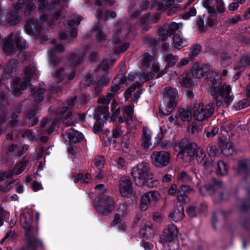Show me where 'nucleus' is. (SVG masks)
Listing matches in <instances>:
<instances>
[{"label":"nucleus","mask_w":250,"mask_h":250,"mask_svg":"<svg viewBox=\"0 0 250 250\" xmlns=\"http://www.w3.org/2000/svg\"><path fill=\"white\" fill-rule=\"evenodd\" d=\"M208 81L211 84L210 92L216 105L221 106L224 104L229 105L233 101V97L231 92V87L229 85H223L218 87L221 80L220 75L217 72H212L208 74Z\"/></svg>","instance_id":"obj_1"},{"label":"nucleus","mask_w":250,"mask_h":250,"mask_svg":"<svg viewBox=\"0 0 250 250\" xmlns=\"http://www.w3.org/2000/svg\"><path fill=\"white\" fill-rule=\"evenodd\" d=\"M131 174L135 184L138 187L147 186L152 188L157 186V180H153V174L147 163L138 164L131 170Z\"/></svg>","instance_id":"obj_2"},{"label":"nucleus","mask_w":250,"mask_h":250,"mask_svg":"<svg viewBox=\"0 0 250 250\" xmlns=\"http://www.w3.org/2000/svg\"><path fill=\"white\" fill-rule=\"evenodd\" d=\"M125 83V79L123 76H118L113 81V85L111 87L110 91L105 97H100L98 99V115L101 113H106L109 109L108 104L114 94L118 91Z\"/></svg>","instance_id":"obj_3"},{"label":"nucleus","mask_w":250,"mask_h":250,"mask_svg":"<svg viewBox=\"0 0 250 250\" xmlns=\"http://www.w3.org/2000/svg\"><path fill=\"white\" fill-rule=\"evenodd\" d=\"M21 224L25 231V239L28 242L30 247L33 249L36 246L41 244V241L37 237V232L32 227V216L29 212L21 214L20 217Z\"/></svg>","instance_id":"obj_4"},{"label":"nucleus","mask_w":250,"mask_h":250,"mask_svg":"<svg viewBox=\"0 0 250 250\" xmlns=\"http://www.w3.org/2000/svg\"><path fill=\"white\" fill-rule=\"evenodd\" d=\"M16 46L20 50L25 49L27 45L26 41L21 38L19 33H11L3 42V51L8 55H12L16 52Z\"/></svg>","instance_id":"obj_5"},{"label":"nucleus","mask_w":250,"mask_h":250,"mask_svg":"<svg viewBox=\"0 0 250 250\" xmlns=\"http://www.w3.org/2000/svg\"><path fill=\"white\" fill-rule=\"evenodd\" d=\"M196 147L194 143L189 142L186 138L182 139L179 143H175V148H178L180 150L179 156L186 162H189L193 159Z\"/></svg>","instance_id":"obj_6"},{"label":"nucleus","mask_w":250,"mask_h":250,"mask_svg":"<svg viewBox=\"0 0 250 250\" xmlns=\"http://www.w3.org/2000/svg\"><path fill=\"white\" fill-rule=\"evenodd\" d=\"M24 75L25 77V81L22 83L20 87H19L17 85V83L19 82V78L15 79L13 83L12 84V88L13 89V92L16 96H18L21 94L22 90L27 88L32 91L35 89L33 86L29 84L31 78H35L38 76V72L36 68L34 67H27L25 69Z\"/></svg>","instance_id":"obj_7"},{"label":"nucleus","mask_w":250,"mask_h":250,"mask_svg":"<svg viewBox=\"0 0 250 250\" xmlns=\"http://www.w3.org/2000/svg\"><path fill=\"white\" fill-rule=\"evenodd\" d=\"M143 65L146 67L151 65V70L152 71L150 73L143 71L138 75L140 81L144 83L152 79L154 77V73L158 72L159 67L156 63L153 57L148 53L143 54Z\"/></svg>","instance_id":"obj_8"},{"label":"nucleus","mask_w":250,"mask_h":250,"mask_svg":"<svg viewBox=\"0 0 250 250\" xmlns=\"http://www.w3.org/2000/svg\"><path fill=\"white\" fill-rule=\"evenodd\" d=\"M164 98L167 108H160V112L164 115H168L177 103L178 96L177 90L169 87L165 88Z\"/></svg>","instance_id":"obj_9"},{"label":"nucleus","mask_w":250,"mask_h":250,"mask_svg":"<svg viewBox=\"0 0 250 250\" xmlns=\"http://www.w3.org/2000/svg\"><path fill=\"white\" fill-rule=\"evenodd\" d=\"M193 117L199 121H205L214 113V107L212 104L204 105L203 103L196 104L193 107Z\"/></svg>","instance_id":"obj_10"},{"label":"nucleus","mask_w":250,"mask_h":250,"mask_svg":"<svg viewBox=\"0 0 250 250\" xmlns=\"http://www.w3.org/2000/svg\"><path fill=\"white\" fill-rule=\"evenodd\" d=\"M115 202L111 196H103L99 204L95 206L101 216H105L111 213L114 209Z\"/></svg>","instance_id":"obj_11"},{"label":"nucleus","mask_w":250,"mask_h":250,"mask_svg":"<svg viewBox=\"0 0 250 250\" xmlns=\"http://www.w3.org/2000/svg\"><path fill=\"white\" fill-rule=\"evenodd\" d=\"M151 159L152 164L157 167H163L167 166L170 159V155L168 152L164 151H154Z\"/></svg>","instance_id":"obj_12"},{"label":"nucleus","mask_w":250,"mask_h":250,"mask_svg":"<svg viewBox=\"0 0 250 250\" xmlns=\"http://www.w3.org/2000/svg\"><path fill=\"white\" fill-rule=\"evenodd\" d=\"M160 198V194L156 191L146 192L141 199L140 209L143 211L146 210L149 207L158 202Z\"/></svg>","instance_id":"obj_13"},{"label":"nucleus","mask_w":250,"mask_h":250,"mask_svg":"<svg viewBox=\"0 0 250 250\" xmlns=\"http://www.w3.org/2000/svg\"><path fill=\"white\" fill-rule=\"evenodd\" d=\"M182 27L183 24L181 22H173L168 25H165L160 29L159 39L163 41H165L168 36L176 33V30L181 29Z\"/></svg>","instance_id":"obj_14"},{"label":"nucleus","mask_w":250,"mask_h":250,"mask_svg":"<svg viewBox=\"0 0 250 250\" xmlns=\"http://www.w3.org/2000/svg\"><path fill=\"white\" fill-rule=\"evenodd\" d=\"M223 184L220 181H214L211 185H206L200 188L201 194L203 195L208 194H218L221 199H224L222 195L223 191Z\"/></svg>","instance_id":"obj_15"},{"label":"nucleus","mask_w":250,"mask_h":250,"mask_svg":"<svg viewBox=\"0 0 250 250\" xmlns=\"http://www.w3.org/2000/svg\"><path fill=\"white\" fill-rule=\"evenodd\" d=\"M178 233L177 227L174 224H170L164 230L161 236L160 241L162 243L170 242L176 238Z\"/></svg>","instance_id":"obj_16"},{"label":"nucleus","mask_w":250,"mask_h":250,"mask_svg":"<svg viewBox=\"0 0 250 250\" xmlns=\"http://www.w3.org/2000/svg\"><path fill=\"white\" fill-rule=\"evenodd\" d=\"M126 211V208L125 204H121L119 206V208L118 209V213H116L114 216V218L113 221L111 223V225L113 227L116 226L117 225L119 224V230H125L126 228V225H124L122 224L121 225V227H120L121 223L122 220L123 219V215Z\"/></svg>","instance_id":"obj_17"},{"label":"nucleus","mask_w":250,"mask_h":250,"mask_svg":"<svg viewBox=\"0 0 250 250\" xmlns=\"http://www.w3.org/2000/svg\"><path fill=\"white\" fill-rule=\"evenodd\" d=\"M196 154L197 162L207 168L208 172L213 171L214 169L213 161L212 160H211V161L207 160L206 155L202 148H198L196 150Z\"/></svg>","instance_id":"obj_18"},{"label":"nucleus","mask_w":250,"mask_h":250,"mask_svg":"<svg viewBox=\"0 0 250 250\" xmlns=\"http://www.w3.org/2000/svg\"><path fill=\"white\" fill-rule=\"evenodd\" d=\"M132 182L128 177L122 178L120 182V191L123 196H128L132 192Z\"/></svg>","instance_id":"obj_19"},{"label":"nucleus","mask_w":250,"mask_h":250,"mask_svg":"<svg viewBox=\"0 0 250 250\" xmlns=\"http://www.w3.org/2000/svg\"><path fill=\"white\" fill-rule=\"evenodd\" d=\"M25 169V165L22 162H19L15 165L12 170H9L7 172H2L0 174V180H4L5 179L10 178L14 175H19L21 174Z\"/></svg>","instance_id":"obj_20"},{"label":"nucleus","mask_w":250,"mask_h":250,"mask_svg":"<svg viewBox=\"0 0 250 250\" xmlns=\"http://www.w3.org/2000/svg\"><path fill=\"white\" fill-rule=\"evenodd\" d=\"M152 131L148 127H144L141 138V145L146 150L151 149L152 146Z\"/></svg>","instance_id":"obj_21"},{"label":"nucleus","mask_w":250,"mask_h":250,"mask_svg":"<svg viewBox=\"0 0 250 250\" xmlns=\"http://www.w3.org/2000/svg\"><path fill=\"white\" fill-rule=\"evenodd\" d=\"M58 126V121L54 120L48 122L46 119H44L41 123L42 132L51 133L56 130Z\"/></svg>","instance_id":"obj_22"},{"label":"nucleus","mask_w":250,"mask_h":250,"mask_svg":"<svg viewBox=\"0 0 250 250\" xmlns=\"http://www.w3.org/2000/svg\"><path fill=\"white\" fill-rule=\"evenodd\" d=\"M63 51V47L61 44L56 45L54 48L49 51V62L50 65L55 66L59 62L56 58L57 54L61 53Z\"/></svg>","instance_id":"obj_23"},{"label":"nucleus","mask_w":250,"mask_h":250,"mask_svg":"<svg viewBox=\"0 0 250 250\" xmlns=\"http://www.w3.org/2000/svg\"><path fill=\"white\" fill-rule=\"evenodd\" d=\"M184 208L182 205H179L171 211L169 214V218L174 222H179L184 217Z\"/></svg>","instance_id":"obj_24"},{"label":"nucleus","mask_w":250,"mask_h":250,"mask_svg":"<svg viewBox=\"0 0 250 250\" xmlns=\"http://www.w3.org/2000/svg\"><path fill=\"white\" fill-rule=\"evenodd\" d=\"M179 29L177 33H174L173 38V44L174 47L177 49H180V48L186 46L188 44L187 39L184 38L181 33L179 32Z\"/></svg>","instance_id":"obj_25"},{"label":"nucleus","mask_w":250,"mask_h":250,"mask_svg":"<svg viewBox=\"0 0 250 250\" xmlns=\"http://www.w3.org/2000/svg\"><path fill=\"white\" fill-rule=\"evenodd\" d=\"M46 21V18L44 16L38 19L35 21V23H32V21H29L28 23L25 26V31L28 35H32L33 34L32 29H39L40 28L41 24L44 23Z\"/></svg>","instance_id":"obj_26"},{"label":"nucleus","mask_w":250,"mask_h":250,"mask_svg":"<svg viewBox=\"0 0 250 250\" xmlns=\"http://www.w3.org/2000/svg\"><path fill=\"white\" fill-rule=\"evenodd\" d=\"M64 136H66L70 143L79 142L83 140V135L79 131L71 129L68 132H66Z\"/></svg>","instance_id":"obj_27"},{"label":"nucleus","mask_w":250,"mask_h":250,"mask_svg":"<svg viewBox=\"0 0 250 250\" xmlns=\"http://www.w3.org/2000/svg\"><path fill=\"white\" fill-rule=\"evenodd\" d=\"M192 189L189 186L187 185H181L178 189L177 192V197L178 200L181 202H185L186 201V197L187 194L190 191H192Z\"/></svg>","instance_id":"obj_28"},{"label":"nucleus","mask_w":250,"mask_h":250,"mask_svg":"<svg viewBox=\"0 0 250 250\" xmlns=\"http://www.w3.org/2000/svg\"><path fill=\"white\" fill-rule=\"evenodd\" d=\"M98 107L97 108V111L95 113V116L98 119L96 120V121L93 126L94 131L96 133H99L102 130V129H103V127L104 126V121L102 118V116L103 115V118L104 119L105 116H104V114L105 113H101L100 114H99L98 115Z\"/></svg>","instance_id":"obj_29"},{"label":"nucleus","mask_w":250,"mask_h":250,"mask_svg":"<svg viewBox=\"0 0 250 250\" xmlns=\"http://www.w3.org/2000/svg\"><path fill=\"white\" fill-rule=\"evenodd\" d=\"M207 71V68L202 64L195 63L192 67V75L195 78L202 77Z\"/></svg>","instance_id":"obj_30"},{"label":"nucleus","mask_w":250,"mask_h":250,"mask_svg":"<svg viewBox=\"0 0 250 250\" xmlns=\"http://www.w3.org/2000/svg\"><path fill=\"white\" fill-rule=\"evenodd\" d=\"M220 148L222 153L226 156H229L234 152V147L231 142H222L220 143Z\"/></svg>","instance_id":"obj_31"},{"label":"nucleus","mask_w":250,"mask_h":250,"mask_svg":"<svg viewBox=\"0 0 250 250\" xmlns=\"http://www.w3.org/2000/svg\"><path fill=\"white\" fill-rule=\"evenodd\" d=\"M156 232V229L154 225H146L140 230V233L144 238H148L154 235Z\"/></svg>","instance_id":"obj_32"},{"label":"nucleus","mask_w":250,"mask_h":250,"mask_svg":"<svg viewBox=\"0 0 250 250\" xmlns=\"http://www.w3.org/2000/svg\"><path fill=\"white\" fill-rule=\"evenodd\" d=\"M202 4L211 16H216L217 12L213 4V0H202Z\"/></svg>","instance_id":"obj_33"},{"label":"nucleus","mask_w":250,"mask_h":250,"mask_svg":"<svg viewBox=\"0 0 250 250\" xmlns=\"http://www.w3.org/2000/svg\"><path fill=\"white\" fill-rule=\"evenodd\" d=\"M178 118L183 121H189L191 119L192 114L189 109L181 110L178 114Z\"/></svg>","instance_id":"obj_34"},{"label":"nucleus","mask_w":250,"mask_h":250,"mask_svg":"<svg viewBox=\"0 0 250 250\" xmlns=\"http://www.w3.org/2000/svg\"><path fill=\"white\" fill-rule=\"evenodd\" d=\"M179 83L183 86H189L192 83L190 75L184 74L181 76L179 79Z\"/></svg>","instance_id":"obj_35"},{"label":"nucleus","mask_w":250,"mask_h":250,"mask_svg":"<svg viewBox=\"0 0 250 250\" xmlns=\"http://www.w3.org/2000/svg\"><path fill=\"white\" fill-rule=\"evenodd\" d=\"M216 173L219 175H225L228 173L227 167L224 162L219 161L217 162Z\"/></svg>","instance_id":"obj_36"},{"label":"nucleus","mask_w":250,"mask_h":250,"mask_svg":"<svg viewBox=\"0 0 250 250\" xmlns=\"http://www.w3.org/2000/svg\"><path fill=\"white\" fill-rule=\"evenodd\" d=\"M239 170L240 172L250 171V160L243 159L239 162Z\"/></svg>","instance_id":"obj_37"},{"label":"nucleus","mask_w":250,"mask_h":250,"mask_svg":"<svg viewBox=\"0 0 250 250\" xmlns=\"http://www.w3.org/2000/svg\"><path fill=\"white\" fill-rule=\"evenodd\" d=\"M111 109L112 111V116L111 119L114 121L116 119V117L119 115L120 113V108L117 103L113 101L111 104Z\"/></svg>","instance_id":"obj_38"},{"label":"nucleus","mask_w":250,"mask_h":250,"mask_svg":"<svg viewBox=\"0 0 250 250\" xmlns=\"http://www.w3.org/2000/svg\"><path fill=\"white\" fill-rule=\"evenodd\" d=\"M94 32L97 41H102L104 39L105 36L102 32V27L100 23H97L96 25Z\"/></svg>","instance_id":"obj_39"},{"label":"nucleus","mask_w":250,"mask_h":250,"mask_svg":"<svg viewBox=\"0 0 250 250\" xmlns=\"http://www.w3.org/2000/svg\"><path fill=\"white\" fill-rule=\"evenodd\" d=\"M201 46L199 44H195L191 47L188 52V55L190 58H194L197 56L201 51Z\"/></svg>","instance_id":"obj_40"},{"label":"nucleus","mask_w":250,"mask_h":250,"mask_svg":"<svg viewBox=\"0 0 250 250\" xmlns=\"http://www.w3.org/2000/svg\"><path fill=\"white\" fill-rule=\"evenodd\" d=\"M188 131L191 134H197L201 130V127L196 123H192L187 127Z\"/></svg>","instance_id":"obj_41"},{"label":"nucleus","mask_w":250,"mask_h":250,"mask_svg":"<svg viewBox=\"0 0 250 250\" xmlns=\"http://www.w3.org/2000/svg\"><path fill=\"white\" fill-rule=\"evenodd\" d=\"M178 179L182 183L188 182L191 180L190 176L185 171H182L179 174Z\"/></svg>","instance_id":"obj_42"},{"label":"nucleus","mask_w":250,"mask_h":250,"mask_svg":"<svg viewBox=\"0 0 250 250\" xmlns=\"http://www.w3.org/2000/svg\"><path fill=\"white\" fill-rule=\"evenodd\" d=\"M249 104L247 99H243L238 101L234 104V108L237 110H241L247 106Z\"/></svg>","instance_id":"obj_43"},{"label":"nucleus","mask_w":250,"mask_h":250,"mask_svg":"<svg viewBox=\"0 0 250 250\" xmlns=\"http://www.w3.org/2000/svg\"><path fill=\"white\" fill-rule=\"evenodd\" d=\"M126 122L131 128H134L137 125L138 121L134 115H132L127 116Z\"/></svg>","instance_id":"obj_44"},{"label":"nucleus","mask_w":250,"mask_h":250,"mask_svg":"<svg viewBox=\"0 0 250 250\" xmlns=\"http://www.w3.org/2000/svg\"><path fill=\"white\" fill-rule=\"evenodd\" d=\"M45 89L41 88L39 89L33 95L34 100L36 103H39L43 100L42 94L44 93Z\"/></svg>","instance_id":"obj_45"},{"label":"nucleus","mask_w":250,"mask_h":250,"mask_svg":"<svg viewBox=\"0 0 250 250\" xmlns=\"http://www.w3.org/2000/svg\"><path fill=\"white\" fill-rule=\"evenodd\" d=\"M127 32L126 31L124 33H121L120 29H118L114 33L113 42L115 43H117L119 42V37H125L127 35Z\"/></svg>","instance_id":"obj_46"},{"label":"nucleus","mask_w":250,"mask_h":250,"mask_svg":"<svg viewBox=\"0 0 250 250\" xmlns=\"http://www.w3.org/2000/svg\"><path fill=\"white\" fill-rule=\"evenodd\" d=\"M177 59V57L176 56H173L170 53H167L165 56V60L168 62L170 66L174 65Z\"/></svg>","instance_id":"obj_47"},{"label":"nucleus","mask_w":250,"mask_h":250,"mask_svg":"<svg viewBox=\"0 0 250 250\" xmlns=\"http://www.w3.org/2000/svg\"><path fill=\"white\" fill-rule=\"evenodd\" d=\"M110 79L106 75H104L98 82L97 85L100 87L106 86L109 83Z\"/></svg>","instance_id":"obj_48"},{"label":"nucleus","mask_w":250,"mask_h":250,"mask_svg":"<svg viewBox=\"0 0 250 250\" xmlns=\"http://www.w3.org/2000/svg\"><path fill=\"white\" fill-rule=\"evenodd\" d=\"M216 8L215 9L217 15L218 13H222L225 11V7L224 2L222 0H217L216 3Z\"/></svg>","instance_id":"obj_49"},{"label":"nucleus","mask_w":250,"mask_h":250,"mask_svg":"<svg viewBox=\"0 0 250 250\" xmlns=\"http://www.w3.org/2000/svg\"><path fill=\"white\" fill-rule=\"evenodd\" d=\"M94 163L98 169L101 170L104 167V159L101 156H97L95 158Z\"/></svg>","instance_id":"obj_50"},{"label":"nucleus","mask_w":250,"mask_h":250,"mask_svg":"<svg viewBox=\"0 0 250 250\" xmlns=\"http://www.w3.org/2000/svg\"><path fill=\"white\" fill-rule=\"evenodd\" d=\"M208 153L210 157L215 156L218 153V149L216 146L211 145L209 146L208 148Z\"/></svg>","instance_id":"obj_51"},{"label":"nucleus","mask_w":250,"mask_h":250,"mask_svg":"<svg viewBox=\"0 0 250 250\" xmlns=\"http://www.w3.org/2000/svg\"><path fill=\"white\" fill-rule=\"evenodd\" d=\"M245 2V0H234V1L231 3L229 6V9L230 11H234L236 10L239 3H243Z\"/></svg>","instance_id":"obj_52"},{"label":"nucleus","mask_w":250,"mask_h":250,"mask_svg":"<svg viewBox=\"0 0 250 250\" xmlns=\"http://www.w3.org/2000/svg\"><path fill=\"white\" fill-rule=\"evenodd\" d=\"M250 64V56H245L240 60V67L245 68Z\"/></svg>","instance_id":"obj_53"},{"label":"nucleus","mask_w":250,"mask_h":250,"mask_svg":"<svg viewBox=\"0 0 250 250\" xmlns=\"http://www.w3.org/2000/svg\"><path fill=\"white\" fill-rule=\"evenodd\" d=\"M123 112L126 114L127 116L134 115L133 106L131 105H125L124 107Z\"/></svg>","instance_id":"obj_54"},{"label":"nucleus","mask_w":250,"mask_h":250,"mask_svg":"<svg viewBox=\"0 0 250 250\" xmlns=\"http://www.w3.org/2000/svg\"><path fill=\"white\" fill-rule=\"evenodd\" d=\"M224 215V213L221 211H218L214 213L212 218L213 227H214L215 223H216L221 217H223Z\"/></svg>","instance_id":"obj_55"},{"label":"nucleus","mask_w":250,"mask_h":250,"mask_svg":"<svg viewBox=\"0 0 250 250\" xmlns=\"http://www.w3.org/2000/svg\"><path fill=\"white\" fill-rule=\"evenodd\" d=\"M196 14V10L194 7H191L184 16V18L187 19L190 17L195 16Z\"/></svg>","instance_id":"obj_56"},{"label":"nucleus","mask_w":250,"mask_h":250,"mask_svg":"<svg viewBox=\"0 0 250 250\" xmlns=\"http://www.w3.org/2000/svg\"><path fill=\"white\" fill-rule=\"evenodd\" d=\"M16 64H15V62L14 61H12L11 62H10L7 65V68L5 69V73H9L13 72V70L14 68L15 67Z\"/></svg>","instance_id":"obj_57"},{"label":"nucleus","mask_w":250,"mask_h":250,"mask_svg":"<svg viewBox=\"0 0 250 250\" xmlns=\"http://www.w3.org/2000/svg\"><path fill=\"white\" fill-rule=\"evenodd\" d=\"M40 4L39 5V10L41 11H43L46 9L48 5V0H38Z\"/></svg>","instance_id":"obj_58"},{"label":"nucleus","mask_w":250,"mask_h":250,"mask_svg":"<svg viewBox=\"0 0 250 250\" xmlns=\"http://www.w3.org/2000/svg\"><path fill=\"white\" fill-rule=\"evenodd\" d=\"M187 213L190 217L196 216V208L194 206H190L186 210Z\"/></svg>","instance_id":"obj_59"},{"label":"nucleus","mask_w":250,"mask_h":250,"mask_svg":"<svg viewBox=\"0 0 250 250\" xmlns=\"http://www.w3.org/2000/svg\"><path fill=\"white\" fill-rule=\"evenodd\" d=\"M70 61L74 63V65L79 64L81 62L82 59L81 57L79 55H72L70 57Z\"/></svg>","instance_id":"obj_60"},{"label":"nucleus","mask_w":250,"mask_h":250,"mask_svg":"<svg viewBox=\"0 0 250 250\" xmlns=\"http://www.w3.org/2000/svg\"><path fill=\"white\" fill-rule=\"evenodd\" d=\"M35 0H31V1H28V4L26 5L27 10L25 11V14H28L31 12V11L33 9V8L35 7Z\"/></svg>","instance_id":"obj_61"},{"label":"nucleus","mask_w":250,"mask_h":250,"mask_svg":"<svg viewBox=\"0 0 250 250\" xmlns=\"http://www.w3.org/2000/svg\"><path fill=\"white\" fill-rule=\"evenodd\" d=\"M241 20V17L239 15H236L232 18H229L228 20V22L229 24H235Z\"/></svg>","instance_id":"obj_62"},{"label":"nucleus","mask_w":250,"mask_h":250,"mask_svg":"<svg viewBox=\"0 0 250 250\" xmlns=\"http://www.w3.org/2000/svg\"><path fill=\"white\" fill-rule=\"evenodd\" d=\"M135 89V86L133 85L131 86L124 93V96L126 100L128 99L131 95L132 92L134 91Z\"/></svg>","instance_id":"obj_63"},{"label":"nucleus","mask_w":250,"mask_h":250,"mask_svg":"<svg viewBox=\"0 0 250 250\" xmlns=\"http://www.w3.org/2000/svg\"><path fill=\"white\" fill-rule=\"evenodd\" d=\"M219 129L216 127H214L210 131L207 133L206 136L208 138H212L214 137L218 132Z\"/></svg>","instance_id":"obj_64"}]
</instances>
